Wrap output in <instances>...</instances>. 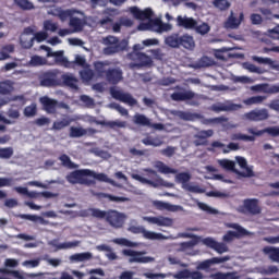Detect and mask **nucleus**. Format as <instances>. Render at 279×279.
<instances>
[{
    "label": "nucleus",
    "mask_w": 279,
    "mask_h": 279,
    "mask_svg": "<svg viewBox=\"0 0 279 279\" xmlns=\"http://www.w3.org/2000/svg\"><path fill=\"white\" fill-rule=\"evenodd\" d=\"M242 105L229 104V105H213L211 110L214 112H232L234 110H241Z\"/></svg>",
    "instance_id": "nucleus-27"
},
{
    "label": "nucleus",
    "mask_w": 279,
    "mask_h": 279,
    "mask_svg": "<svg viewBox=\"0 0 279 279\" xmlns=\"http://www.w3.org/2000/svg\"><path fill=\"white\" fill-rule=\"evenodd\" d=\"M177 182L179 184L183 185V189L186 191H190L191 193H204V190L199 189L195 185H189V182H191V173L189 172H180L175 175Z\"/></svg>",
    "instance_id": "nucleus-15"
},
{
    "label": "nucleus",
    "mask_w": 279,
    "mask_h": 279,
    "mask_svg": "<svg viewBox=\"0 0 279 279\" xmlns=\"http://www.w3.org/2000/svg\"><path fill=\"white\" fill-rule=\"evenodd\" d=\"M144 171L146 175L150 178V180L134 173L131 175V178L133 180H136L137 182H141L142 184H149V186H153L154 189H158V186H165V180L160 178V175H158V172H156V170L147 168Z\"/></svg>",
    "instance_id": "nucleus-6"
},
{
    "label": "nucleus",
    "mask_w": 279,
    "mask_h": 279,
    "mask_svg": "<svg viewBox=\"0 0 279 279\" xmlns=\"http://www.w3.org/2000/svg\"><path fill=\"white\" fill-rule=\"evenodd\" d=\"M39 84L44 88H56V86H60V84H62V81L60 80V71L48 70L43 72L39 75Z\"/></svg>",
    "instance_id": "nucleus-8"
},
{
    "label": "nucleus",
    "mask_w": 279,
    "mask_h": 279,
    "mask_svg": "<svg viewBox=\"0 0 279 279\" xmlns=\"http://www.w3.org/2000/svg\"><path fill=\"white\" fill-rule=\"evenodd\" d=\"M106 48H104L105 56H114V53H121V51L128 50V40H119L117 37L109 35L104 39Z\"/></svg>",
    "instance_id": "nucleus-5"
},
{
    "label": "nucleus",
    "mask_w": 279,
    "mask_h": 279,
    "mask_svg": "<svg viewBox=\"0 0 279 279\" xmlns=\"http://www.w3.org/2000/svg\"><path fill=\"white\" fill-rule=\"evenodd\" d=\"M219 166L226 171H232L233 173H239V170L235 169L236 163L230 159H221L219 160Z\"/></svg>",
    "instance_id": "nucleus-33"
},
{
    "label": "nucleus",
    "mask_w": 279,
    "mask_h": 279,
    "mask_svg": "<svg viewBox=\"0 0 279 279\" xmlns=\"http://www.w3.org/2000/svg\"><path fill=\"white\" fill-rule=\"evenodd\" d=\"M245 19V14L243 12L240 13L239 17L234 15V12L231 11L229 17L225 22L226 29H239L241 26V23H243V20Z\"/></svg>",
    "instance_id": "nucleus-21"
},
{
    "label": "nucleus",
    "mask_w": 279,
    "mask_h": 279,
    "mask_svg": "<svg viewBox=\"0 0 279 279\" xmlns=\"http://www.w3.org/2000/svg\"><path fill=\"white\" fill-rule=\"evenodd\" d=\"M109 61H98L94 64V69L99 77H105L108 84L117 86L120 82H123V70L121 68H109Z\"/></svg>",
    "instance_id": "nucleus-2"
},
{
    "label": "nucleus",
    "mask_w": 279,
    "mask_h": 279,
    "mask_svg": "<svg viewBox=\"0 0 279 279\" xmlns=\"http://www.w3.org/2000/svg\"><path fill=\"white\" fill-rule=\"evenodd\" d=\"M133 123H135V125H141L142 128H151V120L143 113H136L133 117Z\"/></svg>",
    "instance_id": "nucleus-32"
},
{
    "label": "nucleus",
    "mask_w": 279,
    "mask_h": 279,
    "mask_svg": "<svg viewBox=\"0 0 279 279\" xmlns=\"http://www.w3.org/2000/svg\"><path fill=\"white\" fill-rule=\"evenodd\" d=\"M75 12L73 10H59L58 11V17L60 19V21L64 22V21H69V19H72L73 17V14Z\"/></svg>",
    "instance_id": "nucleus-49"
},
{
    "label": "nucleus",
    "mask_w": 279,
    "mask_h": 279,
    "mask_svg": "<svg viewBox=\"0 0 279 279\" xmlns=\"http://www.w3.org/2000/svg\"><path fill=\"white\" fill-rule=\"evenodd\" d=\"M197 25V20L189 16L179 15L177 17V27H183V29H194Z\"/></svg>",
    "instance_id": "nucleus-24"
},
{
    "label": "nucleus",
    "mask_w": 279,
    "mask_h": 279,
    "mask_svg": "<svg viewBox=\"0 0 279 279\" xmlns=\"http://www.w3.org/2000/svg\"><path fill=\"white\" fill-rule=\"evenodd\" d=\"M94 73L93 70H84L81 72V76L83 80H86L87 82H89V80H92L94 77Z\"/></svg>",
    "instance_id": "nucleus-62"
},
{
    "label": "nucleus",
    "mask_w": 279,
    "mask_h": 279,
    "mask_svg": "<svg viewBox=\"0 0 279 279\" xmlns=\"http://www.w3.org/2000/svg\"><path fill=\"white\" fill-rule=\"evenodd\" d=\"M267 99L266 96H252L243 100L245 106H256L258 104H263Z\"/></svg>",
    "instance_id": "nucleus-37"
},
{
    "label": "nucleus",
    "mask_w": 279,
    "mask_h": 279,
    "mask_svg": "<svg viewBox=\"0 0 279 279\" xmlns=\"http://www.w3.org/2000/svg\"><path fill=\"white\" fill-rule=\"evenodd\" d=\"M44 29L46 32H58V23H53L51 20L45 21Z\"/></svg>",
    "instance_id": "nucleus-54"
},
{
    "label": "nucleus",
    "mask_w": 279,
    "mask_h": 279,
    "mask_svg": "<svg viewBox=\"0 0 279 279\" xmlns=\"http://www.w3.org/2000/svg\"><path fill=\"white\" fill-rule=\"evenodd\" d=\"M87 131L84 128L71 126L70 128V137L71 138H82V136H86Z\"/></svg>",
    "instance_id": "nucleus-36"
},
{
    "label": "nucleus",
    "mask_w": 279,
    "mask_h": 279,
    "mask_svg": "<svg viewBox=\"0 0 279 279\" xmlns=\"http://www.w3.org/2000/svg\"><path fill=\"white\" fill-rule=\"evenodd\" d=\"M165 44L171 49H186V51H194L195 50V38L185 33L180 35V33H172L171 35L167 36L165 39Z\"/></svg>",
    "instance_id": "nucleus-3"
},
{
    "label": "nucleus",
    "mask_w": 279,
    "mask_h": 279,
    "mask_svg": "<svg viewBox=\"0 0 279 279\" xmlns=\"http://www.w3.org/2000/svg\"><path fill=\"white\" fill-rule=\"evenodd\" d=\"M14 156V148L12 147H0V159L1 160H10Z\"/></svg>",
    "instance_id": "nucleus-46"
},
{
    "label": "nucleus",
    "mask_w": 279,
    "mask_h": 279,
    "mask_svg": "<svg viewBox=\"0 0 279 279\" xmlns=\"http://www.w3.org/2000/svg\"><path fill=\"white\" fill-rule=\"evenodd\" d=\"M157 26H158V32H171L172 29L171 24L162 23L160 21L157 23Z\"/></svg>",
    "instance_id": "nucleus-61"
},
{
    "label": "nucleus",
    "mask_w": 279,
    "mask_h": 279,
    "mask_svg": "<svg viewBox=\"0 0 279 279\" xmlns=\"http://www.w3.org/2000/svg\"><path fill=\"white\" fill-rule=\"evenodd\" d=\"M246 132L252 135H245L243 133H234L231 135V141H244L245 143H254V141H256V136H263V134H269L270 136H279L278 126L266 128L264 130H256V128H248Z\"/></svg>",
    "instance_id": "nucleus-4"
},
{
    "label": "nucleus",
    "mask_w": 279,
    "mask_h": 279,
    "mask_svg": "<svg viewBox=\"0 0 279 279\" xmlns=\"http://www.w3.org/2000/svg\"><path fill=\"white\" fill-rule=\"evenodd\" d=\"M230 228H233V230L236 231H228L223 236L222 241L225 243H231V241H234V239H241L243 236H250V231H247L245 228L241 227L239 223H232Z\"/></svg>",
    "instance_id": "nucleus-11"
},
{
    "label": "nucleus",
    "mask_w": 279,
    "mask_h": 279,
    "mask_svg": "<svg viewBox=\"0 0 279 279\" xmlns=\"http://www.w3.org/2000/svg\"><path fill=\"white\" fill-rule=\"evenodd\" d=\"M151 16H154V11L151 9H145L141 12L138 21H149Z\"/></svg>",
    "instance_id": "nucleus-55"
},
{
    "label": "nucleus",
    "mask_w": 279,
    "mask_h": 279,
    "mask_svg": "<svg viewBox=\"0 0 279 279\" xmlns=\"http://www.w3.org/2000/svg\"><path fill=\"white\" fill-rule=\"evenodd\" d=\"M213 3H214V7L220 10L221 12L230 8V2H228V0H214Z\"/></svg>",
    "instance_id": "nucleus-51"
},
{
    "label": "nucleus",
    "mask_w": 279,
    "mask_h": 279,
    "mask_svg": "<svg viewBox=\"0 0 279 279\" xmlns=\"http://www.w3.org/2000/svg\"><path fill=\"white\" fill-rule=\"evenodd\" d=\"M173 278L175 279H204V274L199 272V270L191 271L189 269H183L177 272Z\"/></svg>",
    "instance_id": "nucleus-23"
},
{
    "label": "nucleus",
    "mask_w": 279,
    "mask_h": 279,
    "mask_svg": "<svg viewBox=\"0 0 279 279\" xmlns=\"http://www.w3.org/2000/svg\"><path fill=\"white\" fill-rule=\"evenodd\" d=\"M129 232H132V234H143L144 239H148L149 241H162L167 239L165 234L156 233L154 231H147L143 227L131 226L129 228Z\"/></svg>",
    "instance_id": "nucleus-12"
},
{
    "label": "nucleus",
    "mask_w": 279,
    "mask_h": 279,
    "mask_svg": "<svg viewBox=\"0 0 279 279\" xmlns=\"http://www.w3.org/2000/svg\"><path fill=\"white\" fill-rule=\"evenodd\" d=\"M112 17L106 16L99 20L98 25H100V27H108V25H112Z\"/></svg>",
    "instance_id": "nucleus-59"
},
{
    "label": "nucleus",
    "mask_w": 279,
    "mask_h": 279,
    "mask_svg": "<svg viewBox=\"0 0 279 279\" xmlns=\"http://www.w3.org/2000/svg\"><path fill=\"white\" fill-rule=\"evenodd\" d=\"M146 221H148V223H154L155 226H160L163 228H171V226H173V219L163 216L147 217Z\"/></svg>",
    "instance_id": "nucleus-25"
},
{
    "label": "nucleus",
    "mask_w": 279,
    "mask_h": 279,
    "mask_svg": "<svg viewBox=\"0 0 279 279\" xmlns=\"http://www.w3.org/2000/svg\"><path fill=\"white\" fill-rule=\"evenodd\" d=\"M94 123L96 125H104L105 128H110L111 130H116V128H125L128 122L125 121H106V120H95Z\"/></svg>",
    "instance_id": "nucleus-28"
},
{
    "label": "nucleus",
    "mask_w": 279,
    "mask_h": 279,
    "mask_svg": "<svg viewBox=\"0 0 279 279\" xmlns=\"http://www.w3.org/2000/svg\"><path fill=\"white\" fill-rule=\"evenodd\" d=\"M156 169H158L159 173H163V174H169V173H178V170L170 168L169 166L165 165V162L162 161H157L156 162Z\"/></svg>",
    "instance_id": "nucleus-35"
},
{
    "label": "nucleus",
    "mask_w": 279,
    "mask_h": 279,
    "mask_svg": "<svg viewBox=\"0 0 279 279\" xmlns=\"http://www.w3.org/2000/svg\"><path fill=\"white\" fill-rule=\"evenodd\" d=\"M211 279H239V274L236 271L233 272H216L210 276Z\"/></svg>",
    "instance_id": "nucleus-34"
},
{
    "label": "nucleus",
    "mask_w": 279,
    "mask_h": 279,
    "mask_svg": "<svg viewBox=\"0 0 279 279\" xmlns=\"http://www.w3.org/2000/svg\"><path fill=\"white\" fill-rule=\"evenodd\" d=\"M48 34L46 32H38L35 34V37L31 39V44L28 45V48L32 47V44L34 40H37V43H44V40H47Z\"/></svg>",
    "instance_id": "nucleus-52"
},
{
    "label": "nucleus",
    "mask_w": 279,
    "mask_h": 279,
    "mask_svg": "<svg viewBox=\"0 0 279 279\" xmlns=\"http://www.w3.org/2000/svg\"><path fill=\"white\" fill-rule=\"evenodd\" d=\"M113 243H116V245H123L124 247H138L137 242H132L125 238H116L113 239Z\"/></svg>",
    "instance_id": "nucleus-39"
},
{
    "label": "nucleus",
    "mask_w": 279,
    "mask_h": 279,
    "mask_svg": "<svg viewBox=\"0 0 279 279\" xmlns=\"http://www.w3.org/2000/svg\"><path fill=\"white\" fill-rule=\"evenodd\" d=\"M38 114V107L36 102L31 104L24 108V117L32 118Z\"/></svg>",
    "instance_id": "nucleus-45"
},
{
    "label": "nucleus",
    "mask_w": 279,
    "mask_h": 279,
    "mask_svg": "<svg viewBox=\"0 0 279 279\" xmlns=\"http://www.w3.org/2000/svg\"><path fill=\"white\" fill-rule=\"evenodd\" d=\"M41 49L47 51L48 58H54V62H57V64L60 66H65V69H71L73 66V63L69 61L66 57H64V51L60 50L53 52L49 46H41Z\"/></svg>",
    "instance_id": "nucleus-10"
},
{
    "label": "nucleus",
    "mask_w": 279,
    "mask_h": 279,
    "mask_svg": "<svg viewBox=\"0 0 279 279\" xmlns=\"http://www.w3.org/2000/svg\"><path fill=\"white\" fill-rule=\"evenodd\" d=\"M39 101L43 106V110H45L47 114H56L58 111V100L49 98L48 96H43L39 98Z\"/></svg>",
    "instance_id": "nucleus-20"
},
{
    "label": "nucleus",
    "mask_w": 279,
    "mask_h": 279,
    "mask_svg": "<svg viewBox=\"0 0 279 279\" xmlns=\"http://www.w3.org/2000/svg\"><path fill=\"white\" fill-rule=\"evenodd\" d=\"M268 108H270V110L279 112V99L271 100L268 105Z\"/></svg>",
    "instance_id": "nucleus-64"
},
{
    "label": "nucleus",
    "mask_w": 279,
    "mask_h": 279,
    "mask_svg": "<svg viewBox=\"0 0 279 279\" xmlns=\"http://www.w3.org/2000/svg\"><path fill=\"white\" fill-rule=\"evenodd\" d=\"M251 22L252 25H260V23H263V16L258 13H253L251 14Z\"/></svg>",
    "instance_id": "nucleus-60"
},
{
    "label": "nucleus",
    "mask_w": 279,
    "mask_h": 279,
    "mask_svg": "<svg viewBox=\"0 0 279 279\" xmlns=\"http://www.w3.org/2000/svg\"><path fill=\"white\" fill-rule=\"evenodd\" d=\"M84 217H95V219H105L106 222L116 230L125 225L126 216L117 209L101 210L99 208H89L83 211Z\"/></svg>",
    "instance_id": "nucleus-1"
},
{
    "label": "nucleus",
    "mask_w": 279,
    "mask_h": 279,
    "mask_svg": "<svg viewBox=\"0 0 279 279\" xmlns=\"http://www.w3.org/2000/svg\"><path fill=\"white\" fill-rule=\"evenodd\" d=\"M110 93L113 99H117V101H121L122 104H126L128 106H132V107L138 105V100L133 98L132 94L130 93H123L114 88H111Z\"/></svg>",
    "instance_id": "nucleus-14"
},
{
    "label": "nucleus",
    "mask_w": 279,
    "mask_h": 279,
    "mask_svg": "<svg viewBox=\"0 0 279 279\" xmlns=\"http://www.w3.org/2000/svg\"><path fill=\"white\" fill-rule=\"evenodd\" d=\"M14 3H16V5L19 8H21V10H34V2L29 1V0H14Z\"/></svg>",
    "instance_id": "nucleus-48"
},
{
    "label": "nucleus",
    "mask_w": 279,
    "mask_h": 279,
    "mask_svg": "<svg viewBox=\"0 0 279 279\" xmlns=\"http://www.w3.org/2000/svg\"><path fill=\"white\" fill-rule=\"evenodd\" d=\"M228 260H230V256L228 255L223 257H213L201 262L196 269H198V271H206L209 267H213V265H221V263H228Z\"/></svg>",
    "instance_id": "nucleus-18"
},
{
    "label": "nucleus",
    "mask_w": 279,
    "mask_h": 279,
    "mask_svg": "<svg viewBox=\"0 0 279 279\" xmlns=\"http://www.w3.org/2000/svg\"><path fill=\"white\" fill-rule=\"evenodd\" d=\"M196 34H199L201 36H206L210 32V25L208 23L203 22L201 25L196 21V26L193 28Z\"/></svg>",
    "instance_id": "nucleus-40"
},
{
    "label": "nucleus",
    "mask_w": 279,
    "mask_h": 279,
    "mask_svg": "<svg viewBox=\"0 0 279 279\" xmlns=\"http://www.w3.org/2000/svg\"><path fill=\"white\" fill-rule=\"evenodd\" d=\"M264 252H266V254H269L271 260H274L275 263H279V248L267 247L264 250Z\"/></svg>",
    "instance_id": "nucleus-50"
},
{
    "label": "nucleus",
    "mask_w": 279,
    "mask_h": 279,
    "mask_svg": "<svg viewBox=\"0 0 279 279\" xmlns=\"http://www.w3.org/2000/svg\"><path fill=\"white\" fill-rule=\"evenodd\" d=\"M101 197H104L105 199H109V202H116V203H123V202H130L129 197L125 196H114L112 194H108V193H101L100 194Z\"/></svg>",
    "instance_id": "nucleus-41"
},
{
    "label": "nucleus",
    "mask_w": 279,
    "mask_h": 279,
    "mask_svg": "<svg viewBox=\"0 0 279 279\" xmlns=\"http://www.w3.org/2000/svg\"><path fill=\"white\" fill-rule=\"evenodd\" d=\"M279 269L278 266H268L265 270L264 274L266 276H274V274H278Z\"/></svg>",
    "instance_id": "nucleus-63"
},
{
    "label": "nucleus",
    "mask_w": 279,
    "mask_h": 279,
    "mask_svg": "<svg viewBox=\"0 0 279 279\" xmlns=\"http://www.w3.org/2000/svg\"><path fill=\"white\" fill-rule=\"evenodd\" d=\"M70 27L74 28V32H82L84 29V24H82V19L80 17H72L70 19Z\"/></svg>",
    "instance_id": "nucleus-47"
},
{
    "label": "nucleus",
    "mask_w": 279,
    "mask_h": 279,
    "mask_svg": "<svg viewBox=\"0 0 279 279\" xmlns=\"http://www.w3.org/2000/svg\"><path fill=\"white\" fill-rule=\"evenodd\" d=\"M51 123V120L47 117H41L35 120V125H38L39 128H43V125H49Z\"/></svg>",
    "instance_id": "nucleus-57"
},
{
    "label": "nucleus",
    "mask_w": 279,
    "mask_h": 279,
    "mask_svg": "<svg viewBox=\"0 0 279 279\" xmlns=\"http://www.w3.org/2000/svg\"><path fill=\"white\" fill-rule=\"evenodd\" d=\"M88 178H94V180H98V182H106L107 184H111V186H117V182L108 178L106 173H97L93 170H89Z\"/></svg>",
    "instance_id": "nucleus-30"
},
{
    "label": "nucleus",
    "mask_w": 279,
    "mask_h": 279,
    "mask_svg": "<svg viewBox=\"0 0 279 279\" xmlns=\"http://www.w3.org/2000/svg\"><path fill=\"white\" fill-rule=\"evenodd\" d=\"M14 81L4 80L0 82V95H12L14 93Z\"/></svg>",
    "instance_id": "nucleus-31"
},
{
    "label": "nucleus",
    "mask_w": 279,
    "mask_h": 279,
    "mask_svg": "<svg viewBox=\"0 0 279 279\" xmlns=\"http://www.w3.org/2000/svg\"><path fill=\"white\" fill-rule=\"evenodd\" d=\"M46 63H47V61L45 60V58H43L40 56H33L31 58V64L33 66H43Z\"/></svg>",
    "instance_id": "nucleus-53"
},
{
    "label": "nucleus",
    "mask_w": 279,
    "mask_h": 279,
    "mask_svg": "<svg viewBox=\"0 0 279 279\" xmlns=\"http://www.w3.org/2000/svg\"><path fill=\"white\" fill-rule=\"evenodd\" d=\"M59 160L61 161V165L63 167H68V169H77V165H75L72 160L71 157H69V155L66 154H62L59 157Z\"/></svg>",
    "instance_id": "nucleus-42"
},
{
    "label": "nucleus",
    "mask_w": 279,
    "mask_h": 279,
    "mask_svg": "<svg viewBox=\"0 0 279 279\" xmlns=\"http://www.w3.org/2000/svg\"><path fill=\"white\" fill-rule=\"evenodd\" d=\"M71 120L70 118H63L61 121H56L52 124V130H64V128H69L71 125Z\"/></svg>",
    "instance_id": "nucleus-43"
},
{
    "label": "nucleus",
    "mask_w": 279,
    "mask_h": 279,
    "mask_svg": "<svg viewBox=\"0 0 279 279\" xmlns=\"http://www.w3.org/2000/svg\"><path fill=\"white\" fill-rule=\"evenodd\" d=\"M128 60H131L132 69H141L143 66H151L154 61L144 52H129L126 54Z\"/></svg>",
    "instance_id": "nucleus-9"
},
{
    "label": "nucleus",
    "mask_w": 279,
    "mask_h": 279,
    "mask_svg": "<svg viewBox=\"0 0 279 279\" xmlns=\"http://www.w3.org/2000/svg\"><path fill=\"white\" fill-rule=\"evenodd\" d=\"M244 208L250 215H260L263 213L260 205H258V198L244 199Z\"/></svg>",
    "instance_id": "nucleus-22"
},
{
    "label": "nucleus",
    "mask_w": 279,
    "mask_h": 279,
    "mask_svg": "<svg viewBox=\"0 0 279 279\" xmlns=\"http://www.w3.org/2000/svg\"><path fill=\"white\" fill-rule=\"evenodd\" d=\"M203 243L207 247H210V250H214V252H217V254H226V252L230 251V248L228 247V244L223 242H218L213 238H205L203 240Z\"/></svg>",
    "instance_id": "nucleus-17"
},
{
    "label": "nucleus",
    "mask_w": 279,
    "mask_h": 279,
    "mask_svg": "<svg viewBox=\"0 0 279 279\" xmlns=\"http://www.w3.org/2000/svg\"><path fill=\"white\" fill-rule=\"evenodd\" d=\"M122 25H132V21L126 20L124 23H121V22L113 23L112 29H113L114 34H119V32H121Z\"/></svg>",
    "instance_id": "nucleus-56"
},
{
    "label": "nucleus",
    "mask_w": 279,
    "mask_h": 279,
    "mask_svg": "<svg viewBox=\"0 0 279 279\" xmlns=\"http://www.w3.org/2000/svg\"><path fill=\"white\" fill-rule=\"evenodd\" d=\"M89 174L90 169L74 170L66 174L65 180L69 184H85L86 186H92V184H95V181L86 179Z\"/></svg>",
    "instance_id": "nucleus-7"
},
{
    "label": "nucleus",
    "mask_w": 279,
    "mask_h": 279,
    "mask_svg": "<svg viewBox=\"0 0 279 279\" xmlns=\"http://www.w3.org/2000/svg\"><path fill=\"white\" fill-rule=\"evenodd\" d=\"M72 260H76V263H84V260L93 259V253L85 252V253H76L71 256Z\"/></svg>",
    "instance_id": "nucleus-38"
},
{
    "label": "nucleus",
    "mask_w": 279,
    "mask_h": 279,
    "mask_svg": "<svg viewBox=\"0 0 279 279\" xmlns=\"http://www.w3.org/2000/svg\"><path fill=\"white\" fill-rule=\"evenodd\" d=\"M57 250H72V247H78L80 241L63 242L59 244H52Z\"/></svg>",
    "instance_id": "nucleus-44"
},
{
    "label": "nucleus",
    "mask_w": 279,
    "mask_h": 279,
    "mask_svg": "<svg viewBox=\"0 0 279 279\" xmlns=\"http://www.w3.org/2000/svg\"><path fill=\"white\" fill-rule=\"evenodd\" d=\"M244 119L254 122L267 121L269 119V111L267 109H254L244 113Z\"/></svg>",
    "instance_id": "nucleus-16"
},
{
    "label": "nucleus",
    "mask_w": 279,
    "mask_h": 279,
    "mask_svg": "<svg viewBox=\"0 0 279 279\" xmlns=\"http://www.w3.org/2000/svg\"><path fill=\"white\" fill-rule=\"evenodd\" d=\"M61 82L64 84V86H68L69 88H73V90H77V77H75L73 74H62L61 77H59Z\"/></svg>",
    "instance_id": "nucleus-29"
},
{
    "label": "nucleus",
    "mask_w": 279,
    "mask_h": 279,
    "mask_svg": "<svg viewBox=\"0 0 279 279\" xmlns=\"http://www.w3.org/2000/svg\"><path fill=\"white\" fill-rule=\"evenodd\" d=\"M145 278H148V279H165L167 278V275L165 274H154V272H145L144 274Z\"/></svg>",
    "instance_id": "nucleus-58"
},
{
    "label": "nucleus",
    "mask_w": 279,
    "mask_h": 279,
    "mask_svg": "<svg viewBox=\"0 0 279 279\" xmlns=\"http://www.w3.org/2000/svg\"><path fill=\"white\" fill-rule=\"evenodd\" d=\"M122 254H123V256H130L129 263L147 264V263H151V260H154V258L149 257V256L143 257L145 252H141V251L124 248L122 251Z\"/></svg>",
    "instance_id": "nucleus-13"
},
{
    "label": "nucleus",
    "mask_w": 279,
    "mask_h": 279,
    "mask_svg": "<svg viewBox=\"0 0 279 279\" xmlns=\"http://www.w3.org/2000/svg\"><path fill=\"white\" fill-rule=\"evenodd\" d=\"M143 145L150 146V147H160L165 145V140L160 135L151 136L148 135L142 140Z\"/></svg>",
    "instance_id": "nucleus-26"
},
{
    "label": "nucleus",
    "mask_w": 279,
    "mask_h": 279,
    "mask_svg": "<svg viewBox=\"0 0 279 279\" xmlns=\"http://www.w3.org/2000/svg\"><path fill=\"white\" fill-rule=\"evenodd\" d=\"M172 101H191L193 99H199V95L193 90L174 92L170 95Z\"/></svg>",
    "instance_id": "nucleus-19"
}]
</instances>
